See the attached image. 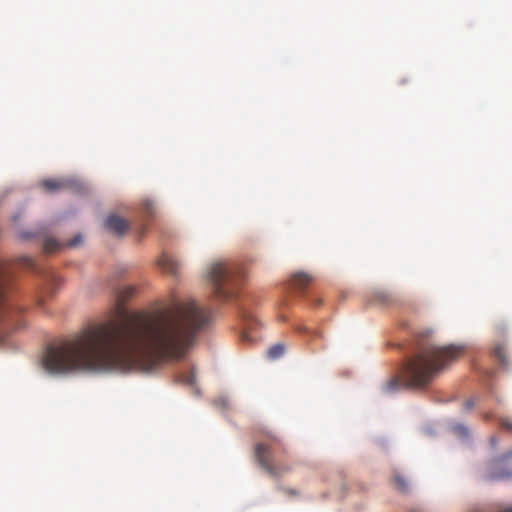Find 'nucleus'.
Here are the masks:
<instances>
[{
    "instance_id": "1",
    "label": "nucleus",
    "mask_w": 512,
    "mask_h": 512,
    "mask_svg": "<svg viewBox=\"0 0 512 512\" xmlns=\"http://www.w3.org/2000/svg\"><path fill=\"white\" fill-rule=\"evenodd\" d=\"M135 293L127 286L117 294L119 322L83 329L49 345L42 366L51 374L100 371L149 372L165 359L182 358L196 334L208 323L209 311L194 300H173L148 314H128L124 303Z\"/></svg>"
},
{
    "instance_id": "2",
    "label": "nucleus",
    "mask_w": 512,
    "mask_h": 512,
    "mask_svg": "<svg viewBox=\"0 0 512 512\" xmlns=\"http://www.w3.org/2000/svg\"><path fill=\"white\" fill-rule=\"evenodd\" d=\"M461 346H436L429 342L419 345L417 353L410 358L402 370V377L390 379L383 387L387 393L402 387L424 388L452 361L460 357Z\"/></svg>"
},
{
    "instance_id": "3",
    "label": "nucleus",
    "mask_w": 512,
    "mask_h": 512,
    "mask_svg": "<svg viewBox=\"0 0 512 512\" xmlns=\"http://www.w3.org/2000/svg\"><path fill=\"white\" fill-rule=\"evenodd\" d=\"M10 284L9 264L0 260V342H5L12 331L24 326L20 309L9 298Z\"/></svg>"
},
{
    "instance_id": "4",
    "label": "nucleus",
    "mask_w": 512,
    "mask_h": 512,
    "mask_svg": "<svg viewBox=\"0 0 512 512\" xmlns=\"http://www.w3.org/2000/svg\"><path fill=\"white\" fill-rule=\"evenodd\" d=\"M206 279L215 297L221 300H228L235 294L238 280L242 273L237 266L227 260H216L206 268Z\"/></svg>"
},
{
    "instance_id": "5",
    "label": "nucleus",
    "mask_w": 512,
    "mask_h": 512,
    "mask_svg": "<svg viewBox=\"0 0 512 512\" xmlns=\"http://www.w3.org/2000/svg\"><path fill=\"white\" fill-rule=\"evenodd\" d=\"M255 457L259 465L270 475L279 476L281 474L282 469L276 462L272 444L257 443L255 445Z\"/></svg>"
},
{
    "instance_id": "6",
    "label": "nucleus",
    "mask_w": 512,
    "mask_h": 512,
    "mask_svg": "<svg viewBox=\"0 0 512 512\" xmlns=\"http://www.w3.org/2000/svg\"><path fill=\"white\" fill-rule=\"evenodd\" d=\"M104 227L109 232L121 236L128 230L129 223L116 214H110L104 222Z\"/></svg>"
},
{
    "instance_id": "7",
    "label": "nucleus",
    "mask_w": 512,
    "mask_h": 512,
    "mask_svg": "<svg viewBox=\"0 0 512 512\" xmlns=\"http://www.w3.org/2000/svg\"><path fill=\"white\" fill-rule=\"evenodd\" d=\"M42 187L50 193H55L65 189H72L75 182L70 179H47L42 181Z\"/></svg>"
},
{
    "instance_id": "8",
    "label": "nucleus",
    "mask_w": 512,
    "mask_h": 512,
    "mask_svg": "<svg viewBox=\"0 0 512 512\" xmlns=\"http://www.w3.org/2000/svg\"><path fill=\"white\" fill-rule=\"evenodd\" d=\"M313 281V276L306 272H295L290 275V288L303 290Z\"/></svg>"
},
{
    "instance_id": "9",
    "label": "nucleus",
    "mask_w": 512,
    "mask_h": 512,
    "mask_svg": "<svg viewBox=\"0 0 512 512\" xmlns=\"http://www.w3.org/2000/svg\"><path fill=\"white\" fill-rule=\"evenodd\" d=\"M158 265L167 273L176 274L179 269L177 261L170 255L163 254L159 260Z\"/></svg>"
},
{
    "instance_id": "10",
    "label": "nucleus",
    "mask_w": 512,
    "mask_h": 512,
    "mask_svg": "<svg viewBox=\"0 0 512 512\" xmlns=\"http://www.w3.org/2000/svg\"><path fill=\"white\" fill-rule=\"evenodd\" d=\"M373 297L376 304L391 305L396 301L393 293L385 290L376 291Z\"/></svg>"
},
{
    "instance_id": "11",
    "label": "nucleus",
    "mask_w": 512,
    "mask_h": 512,
    "mask_svg": "<svg viewBox=\"0 0 512 512\" xmlns=\"http://www.w3.org/2000/svg\"><path fill=\"white\" fill-rule=\"evenodd\" d=\"M286 352V346L282 343L274 344L266 352V357L270 361H275L284 356Z\"/></svg>"
},
{
    "instance_id": "12",
    "label": "nucleus",
    "mask_w": 512,
    "mask_h": 512,
    "mask_svg": "<svg viewBox=\"0 0 512 512\" xmlns=\"http://www.w3.org/2000/svg\"><path fill=\"white\" fill-rule=\"evenodd\" d=\"M60 247L61 244L54 238H47L43 244L44 251L47 253L56 252Z\"/></svg>"
},
{
    "instance_id": "13",
    "label": "nucleus",
    "mask_w": 512,
    "mask_h": 512,
    "mask_svg": "<svg viewBox=\"0 0 512 512\" xmlns=\"http://www.w3.org/2000/svg\"><path fill=\"white\" fill-rule=\"evenodd\" d=\"M393 480H394L395 488L398 491H400V492H406L407 491L408 483H407V481L405 480L404 477H402L399 474H395Z\"/></svg>"
},
{
    "instance_id": "14",
    "label": "nucleus",
    "mask_w": 512,
    "mask_h": 512,
    "mask_svg": "<svg viewBox=\"0 0 512 512\" xmlns=\"http://www.w3.org/2000/svg\"><path fill=\"white\" fill-rule=\"evenodd\" d=\"M494 355L498 358V360L501 362L502 365L507 364V358H506V352H505V346L502 344L497 345L494 348Z\"/></svg>"
},
{
    "instance_id": "15",
    "label": "nucleus",
    "mask_w": 512,
    "mask_h": 512,
    "mask_svg": "<svg viewBox=\"0 0 512 512\" xmlns=\"http://www.w3.org/2000/svg\"><path fill=\"white\" fill-rule=\"evenodd\" d=\"M18 260H19V263L21 265L25 266V267H28V268H31V269L35 267L34 259H32L29 256H22Z\"/></svg>"
},
{
    "instance_id": "16",
    "label": "nucleus",
    "mask_w": 512,
    "mask_h": 512,
    "mask_svg": "<svg viewBox=\"0 0 512 512\" xmlns=\"http://www.w3.org/2000/svg\"><path fill=\"white\" fill-rule=\"evenodd\" d=\"M499 424L502 429L507 430L512 433V420L507 417H502L499 419Z\"/></svg>"
},
{
    "instance_id": "17",
    "label": "nucleus",
    "mask_w": 512,
    "mask_h": 512,
    "mask_svg": "<svg viewBox=\"0 0 512 512\" xmlns=\"http://www.w3.org/2000/svg\"><path fill=\"white\" fill-rule=\"evenodd\" d=\"M454 430L456 433H458L461 436H467V434H468V430L463 425L455 426Z\"/></svg>"
},
{
    "instance_id": "18",
    "label": "nucleus",
    "mask_w": 512,
    "mask_h": 512,
    "mask_svg": "<svg viewBox=\"0 0 512 512\" xmlns=\"http://www.w3.org/2000/svg\"><path fill=\"white\" fill-rule=\"evenodd\" d=\"M81 241H82L81 235H77L73 240L69 241L66 245L69 247H75L79 243H81Z\"/></svg>"
},
{
    "instance_id": "19",
    "label": "nucleus",
    "mask_w": 512,
    "mask_h": 512,
    "mask_svg": "<svg viewBox=\"0 0 512 512\" xmlns=\"http://www.w3.org/2000/svg\"><path fill=\"white\" fill-rule=\"evenodd\" d=\"M194 380H195V377H194L193 374L187 375V376H183L181 378V381L184 382V383H187V384H193Z\"/></svg>"
},
{
    "instance_id": "20",
    "label": "nucleus",
    "mask_w": 512,
    "mask_h": 512,
    "mask_svg": "<svg viewBox=\"0 0 512 512\" xmlns=\"http://www.w3.org/2000/svg\"><path fill=\"white\" fill-rule=\"evenodd\" d=\"M474 405H475V402L472 399L466 400L464 402V408L467 411L471 410L474 407Z\"/></svg>"
},
{
    "instance_id": "21",
    "label": "nucleus",
    "mask_w": 512,
    "mask_h": 512,
    "mask_svg": "<svg viewBox=\"0 0 512 512\" xmlns=\"http://www.w3.org/2000/svg\"><path fill=\"white\" fill-rule=\"evenodd\" d=\"M46 280H47L48 282H50V283H51V285H55V284H56V282H57V278H56V276H55V275H53L52 273H48V274L46 275Z\"/></svg>"
},
{
    "instance_id": "22",
    "label": "nucleus",
    "mask_w": 512,
    "mask_h": 512,
    "mask_svg": "<svg viewBox=\"0 0 512 512\" xmlns=\"http://www.w3.org/2000/svg\"><path fill=\"white\" fill-rule=\"evenodd\" d=\"M491 442H492L493 445H495L496 444V439L494 437L491 438Z\"/></svg>"
},
{
    "instance_id": "23",
    "label": "nucleus",
    "mask_w": 512,
    "mask_h": 512,
    "mask_svg": "<svg viewBox=\"0 0 512 512\" xmlns=\"http://www.w3.org/2000/svg\"><path fill=\"white\" fill-rule=\"evenodd\" d=\"M18 220V216L13 217V222H16Z\"/></svg>"
},
{
    "instance_id": "24",
    "label": "nucleus",
    "mask_w": 512,
    "mask_h": 512,
    "mask_svg": "<svg viewBox=\"0 0 512 512\" xmlns=\"http://www.w3.org/2000/svg\"><path fill=\"white\" fill-rule=\"evenodd\" d=\"M503 512H512V509H506Z\"/></svg>"
},
{
    "instance_id": "25",
    "label": "nucleus",
    "mask_w": 512,
    "mask_h": 512,
    "mask_svg": "<svg viewBox=\"0 0 512 512\" xmlns=\"http://www.w3.org/2000/svg\"><path fill=\"white\" fill-rule=\"evenodd\" d=\"M43 302V299H39V305H41Z\"/></svg>"
}]
</instances>
